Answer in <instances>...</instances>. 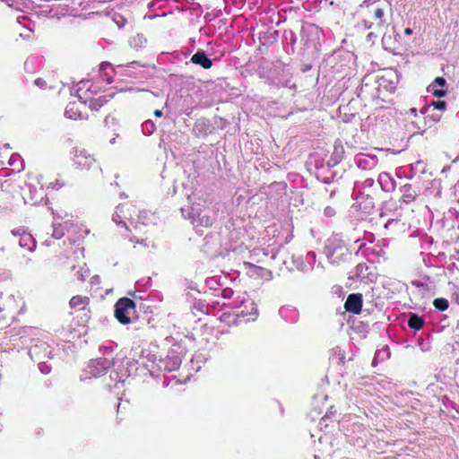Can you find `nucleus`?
<instances>
[{"instance_id":"obj_21","label":"nucleus","mask_w":459,"mask_h":459,"mask_svg":"<svg viewBox=\"0 0 459 459\" xmlns=\"http://www.w3.org/2000/svg\"><path fill=\"white\" fill-rule=\"evenodd\" d=\"M280 316L287 323L293 324L299 319V311L296 307L291 306L281 307L279 309Z\"/></svg>"},{"instance_id":"obj_30","label":"nucleus","mask_w":459,"mask_h":459,"mask_svg":"<svg viewBox=\"0 0 459 459\" xmlns=\"http://www.w3.org/2000/svg\"><path fill=\"white\" fill-rule=\"evenodd\" d=\"M344 157V149L342 145H334L333 152L330 157V159L327 160L330 162V164L336 166L338 165Z\"/></svg>"},{"instance_id":"obj_54","label":"nucleus","mask_w":459,"mask_h":459,"mask_svg":"<svg viewBox=\"0 0 459 459\" xmlns=\"http://www.w3.org/2000/svg\"><path fill=\"white\" fill-rule=\"evenodd\" d=\"M39 368L40 372H41V373H43V374H45V375H47V374L50 373V371H51V367H50V365H48V363H46V362H40V363L39 364Z\"/></svg>"},{"instance_id":"obj_6","label":"nucleus","mask_w":459,"mask_h":459,"mask_svg":"<svg viewBox=\"0 0 459 459\" xmlns=\"http://www.w3.org/2000/svg\"><path fill=\"white\" fill-rule=\"evenodd\" d=\"M379 195L378 186L371 178H366L361 182H355L351 193V197H368L377 199Z\"/></svg>"},{"instance_id":"obj_8","label":"nucleus","mask_w":459,"mask_h":459,"mask_svg":"<svg viewBox=\"0 0 459 459\" xmlns=\"http://www.w3.org/2000/svg\"><path fill=\"white\" fill-rule=\"evenodd\" d=\"M292 74L283 68H276L272 71L267 78L269 84L276 88L295 89L296 85L291 83Z\"/></svg>"},{"instance_id":"obj_34","label":"nucleus","mask_w":459,"mask_h":459,"mask_svg":"<svg viewBox=\"0 0 459 459\" xmlns=\"http://www.w3.org/2000/svg\"><path fill=\"white\" fill-rule=\"evenodd\" d=\"M292 263L296 269L299 272L307 273L310 270L309 266L306 263L304 256L302 255H293Z\"/></svg>"},{"instance_id":"obj_18","label":"nucleus","mask_w":459,"mask_h":459,"mask_svg":"<svg viewBox=\"0 0 459 459\" xmlns=\"http://www.w3.org/2000/svg\"><path fill=\"white\" fill-rule=\"evenodd\" d=\"M377 186L383 192L391 193L394 191L396 182L389 173L381 172L377 177Z\"/></svg>"},{"instance_id":"obj_17","label":"nucleus","mask_w":459,"mask_h":459,"mask_svg":"<svg viewBox=\"0 0 459 459\" xmlns=\"http://www.w3.org/2000/svg\"><path fill=\"white\" fill-rule=\"evenodd\" d=\"M428 91L437 98H443L446 95V81L444 77H437L429 86Z\"/></svg>"},{"instance_id":"obj_10","label":"nucleus","mask_w":459,"mask_h":459,"mask_svg":"<svg viewBox=\"0 0 459 459\" xmlns=\"http://www.w3.org/2000/svg\"><path fill=\"white\" fill-rule=\"evenodd\" d=\"M13 236V243H18L22 248H25L30 252H32L36 248V240L34 238L27 232L23 228L14 229L11 231Z\"/></svg>"},{"instance_id":"obj_27","label":"nucleus","mask_w":459,"mask_h":459,"mask_svg":"<svg viewBox=\"0 0 459 459\" xmlns=\"http://www.w3.org/2000/svg\"><path fill=\"white\" fill-rule=\"evenodd\" d=\"M65 115L66 117L76 120L83 118L82 111L75 102H69L65 108Z\"/></svg>"},{"instance_id":"obj_9","label":"nucleus","mask_w":459,"mask_h":459,"mask_svg":"<svg viewBox=\"0 0 459 459\" xmlns=\"http://www.w3.org/2000/svg\"><path fill=\"white\" fill-rule=\"evenodd\" d=\"M173 107V108L178 113V115L190 116L193 112V98L190 94H175L170 100H169L166 105Z\"/></svg>"},{"instance_id":"obj_29","label":"nucleus","mask_w":459,"mask_h":459,"mask_svg":"<svg viewBox=\"0 0 459 459\" xmlns=\"http://www.w3.org/2000/svg\"><path fill=\"white\" fill-rule=\"evenodd\" d=\"M114 94L108 95H101L98 98H92L90 100L89 108L92 110L98 111L101 107H103L109 99L113 98Z\"/></svg>"},{"instance_id":"obj_41","label":"nucleus","mask_w":459,"mask_h":459,"mask_svg":"<svg viewBox=\"0 0 459 459\" xmlns=\"http://www.w3.org/2000/svg\"><path fill=\"white\" fill-rule=\"evenodd\" d=\"M152 286V279L150 277L143 278L135 282V287L138 292H143Z\"/></svg>"},{"instance_id":"obj_59","label":"nucleus","mask_w":459,"mask_h":459,"mask_svg":"<svg viewBox=\"0 0 459 459\" xmlns=\"http://www.w3.org/2000/svg\"><path fill=\"white\" fill-rule=\"evenodd\" d=\"M419 346L422 351H427L429 350V345L423 340L419 341Z\"/></svg>"},{"instance_id":"obj_51","label":"nucleus","mask_w":459,"mask_h":459,"mask_svg":"<svg viewBox=\"0 0 459 459\" xmlns=\"http://www.w3.org/2000/svg\"><path fill=\"white\" fill-rule=\"evenodd\" d=\"M254 273L261 277H267L271 275V272L265 268H263L261 266H253Z\"/></svg>"},{"instance_id":"obj_31","label":"nucleus","mask_w":459,"mask_h":459,"mask_svg":"<svg viewBox=\"0 0 459 459\" xmlns=\"http://www.w3.org/2000/svg\"><path fill=\"white\" fill-rule=\"evenodd\" d=\"M107 69H109L110 73L113 74V68H112L110 63L103 62L100 65V71L101 73L102 80L109 84L113 82V79H112V74H110L108 72H107Z\"/></svg>"},{"instance_id":"obj_38","label":"nucleus","mask_w":459,"mask_h":459,"mask_svg":"<svg viewBox=\"0 0 459 459\" xmlns=\"http://www.w3.org/2000/svg\"><path fill=\"white\" fill-rule=\"evenodd\" d=\"M350 442L358 447H365L367 444V433L365 430H362V434L358 437H351Z\"/></svg>"},{"instance_id":"obj_42","label":"nucleus","mask_w":459,"mask_h":459,"mask_svg":"<svg viewBox=\"0 0 459 459\" xmlns=\"http://www.w3.org/2000/svg\"><path fill=\"white\" fill-rule=\"evenodd\" d=\"M156 129V126L152 120H146L142 124V131L145 135H151Z\"/></svg>"},{"instance_id":"obj_53","label":"nucleus","mask_w":459,"mask_h":459,"mask_svg":"<svg viewBox=\"0 0 459 459\" xmlns=\"http://www.w3.org/2000/svg\"><path fill=\"white\" fill-rule=\"evenodd\" d=\"M100 351L105 357L113 358L112 356H110L112 354V352H113V349H112L111 346H100Z\"/></svg>"},{"instance_id":"obj_23","label":"nucleus","mask_w":459,"mask_h":459,"mask_svg":"<svg viewBox=\"0 0 459 459\" xmlns=\"http://www.w3.org/2000/svg\"><path fill=\"white\" fill-rule=\"evenodd\" d=\"M131 376V370L130 369H117V371L110 373V379L111 381H114V386L113 388L118 389V384H124L126 379Z\"/></svg>"},{"instance_id":"obj_50","label":"nucleus","mask_w":459,"mask_h":459,"mask_svg":"<svg viewBox=\"0 0 459 459\" xmlns=\"http://www.w3.org/2000/svg\"><path fill=\"white\" fill-rule=\"evenodd\" d=\"M316 255L314 251H308L306 254V255L304 256L306 263L309 266L310 269L312 268L313 264L316 263Z\"/></svg>"},{"instance_id":"obj_56","label":"nucleus","mask_w":459,"mask_h":459,"mask_svg":"<svg viewBox=\"0 0 459 459\" xmlns=\"http://www.w3.org/2000/svg\"><path fill=\"white\" fill-rule=\"evenodd\" d=\"M324 214L328 218H332L336 214V211L332 206H326L324 210Z\"/></svg>"},{"instance_id":"obj_40","label":"nucleus","mask_w":459,"mask_h":459,"mask_svg":"<svg viewBox=\"0 0 459 459\" xmlns=\"http://www.w3.org/2000/svg\"><path fill=\"white\" fill-rule=\"evenodd\" d=\"M433 306L438 311H446L449 307V302L445 298H437L433 300Z\"/></svg>"},{"instance_id":"obj_3","label":"nucleus","mask_w":459,"mask_h":459,"mask_svg":"<svg viewBox=\"0 0 459 459\" xmlns=\"http://www.w3.org/2000/svg\"><path fill=\"white\" fill-rule=\"evenodd\" d=\"M181 213L184 218L189 219L195 228L198 234H203L200 227H211L214 221V212L209 209H200L197 207L181 208Z\"/></svg>"},{"instance_id":"obj_13","label":"nucleus","mask_w":459,"mask_h":459,"mask_svg":"<svg viewBox=\"0 0 459 459\" xmlns=\"http://www.w3.org/2000/svg\"><path fill=\"white\" fill-rule=\"evenodd\" d=\"M74 165L82 169H96L101 172V168L96 160L85 150L77 151L74 158Z\"/></svg>"},{"instance_id":"obj_22","label":"nucleus","mask_w":459,"mask_h":459,"mask_svg":"<svg viewBox=\"0 0 459 459\" xmlns=\"http://www.w3.org/2000/svg\"><path fill=\"white\" fill-rule=\"evenodd\" d=\"M278 39V31L277 30H266L264 32H260L258 36L259 42L265 48H268L272 45H273Z\"/></svg>"},{"instance_id":"obj_48","label":"nucleus","mask_w":459,"mask_h":459,"mask_svg":"<svg viewBox=\"0 0 459 459\" xmlns=\"http://www.w3.org/2000/svg\"><path fill=\"white\" fill-rule=\"evenodd\" d=\"M124 205L119 204L117 206V210L115 213L112 216L113 221H115L117 224H125V222L122 221V215L123 213Z\"/></svg>"},{"instance_id":"obj_20","label":"nucleus","mask_w":459,"mask_h":459,"mask_svg":"<svg viewBox=\"0 0 459 459\" xmlns=\"http://www.w3.org/2000/svg\"><path fill=\"white\" fill-rule=\"evenodd\" d=\"M400 201L405 204L412 203L418 196L419 191L411 184H404L399 187Z\"/></svg>"},{"instance_id":"obj_60","label":"nucleus","mask_w":459,"mask_h":459,"mask_svg":"<svg viewBox=\"0 0 459 459\" xmlns=\"http://www.w3.org/2000/svg\"><path fill=\"white\" fill-rule=\"evenodd\" d=\"M398 220L396 219H389L385 223V229H389V228H392L394 225H396L398 224Z\"/></svg>"},{"instance_id":"obj_26","label":"nucleus","mask_w":459,"mask_h":459,"mask_svg":"<svg viewBox=\"0 0 459 459\" xmlns=\"http://www.w3.org/2000/svg\"><path fill=\"white\" fill-rule=\"evenodd\" d=\"M425 320L422 316H419L416 313H410L407 320L408 326L414 330L420 331L424 326Z\"/></svg>"},{"instance_id":"obj_37","label":"nucleus","mask_w":459,"mask_h":459,"mask_svg":"<svg viewBox=\"0 0 459 459\" xmlns=\"http://www.w3.org/2000/svg\"><path fill=\"white\" fill-rule=\"evenodd\" d=\"M429 283H432L431 278L429 275H422L421 279L411 281V285L420 289H429Z\"/></svg>"},{"instance_id":"obj_14","label":"nucleus","mask_w":459,"mask_h":459,"mask_svg":"<svg viewBox=\"0 0 459 459\" xmlns=\"http://www.w3.org/2000/svg\"><path fill=\"white\" fill-rule=\"evenodd\" d=\"M354 162L362 170H371L377 165L378 159L376 155L358 153L354 157Z\"/></svg>"},{"instance_id":"obj_39","label":"nucleus","mask_w":459,"mask_h":459,"mask_svg":"<svg viewBox=\"0 0 459 459\" xmlns=\"http://www.w3.org/2000/svg\"><path fill=\"white\" fill-rule=\"evenodd\" d=\"M142 359H143V351L141 352V357L138 360H128L126 359V368H123L122 369H130L131 370V375L134 374V372L137 371L138 369V367L137 365L143 367L144 368V367L142 365Z\"/></svg>"},{"instance_id":"obj_63","label":"nucleus","mask_w":459,"mask_h":459,"mask_svg":"<svg viewBox=\"0 0 459 459\" xmlns=\"http://www.w3.org/2000/svg\"><path fill=\"white\" fill-rule=\"evenodd\" d=\"M373 23L371 22H368V21H362L361 22V26L362 28H364L365 30H368L372 27Z\"/></svg>"},{"instance_id":"obj_45","label":"nucleus","mask_w":459,"mask_h":459,"mask_svg":"<svg viewBox=\"0 0 459 459\" xmlns=\"http://www.w3.org/2000/svg\"><path fill=\"white\" fill-rule=\"evenodd\" d=\"M385 13L382 8H377L374 13L375 19L378 20L377 26L382 28L386 24V21L384 18Z\"/></svg>"},{"instance_id":"obj_33","label":"nucleus","mask_w":459,"mask_h":459,"mask_svg":"<svg viewBox=\"0 0 459 459\" xmlns=\"http://www.w3.org/2000/svg\"><path fill=\"white\" fill-rule=\"evenodd\" d=\"M89 83H90V82H89V81H81V82L77 84L76 95L78 96L79 100H80L83 105H85V104H86V101H87L88 97H83L82 94H80V91H82L83 89H86V91L84 92V94H86V92H87V91L93 92V91L91 90V86L88 87V84H89Z\"/></svg>"},{"instance_id":"obj_1","label":"nucleus","mask_w":459,"mask_h":459,"mask_svg":"<svg viewBox=\"0 0 459 459\" xmlns=\"http://www.w3.org/2000/svg\"><path fill=\"white\" fill-rule=\"evenodd\" d=\"M182 362L179 352L175 348H171L165 359H158L153 351L150 349L143 350L142 365L152 377H158L163 371L171 372L179 368Z\"/></svg>"},{"instance_id":"obj_32","label":"nucleus","mask_w":459,"mask_h":459,"mask_svg":"<svg viewBox=\"0 0 459 459\" xmlns=\"http://www.w3.org/2000/svg\"><path fill=\"white\" fill-rule=\"evenodd\" d=\"M89 302V299L87 297L82 296H74L71 299L69 304L73 308L78 309H85L86 305Z\"/></svg>"},{"instance_id":"obj_15","label":"nucleus","mask_w":459,"mask_h":459,"mask_svg":"<svg viewBox=\"0 0 459 459\" xmlns=\"http://www.w3.org/2000/svg\"><path fill=\"white\" fill-rule=\"evenodd\" d=\"M344 307L347 312L358 315L362 311L363 307V296L360 293L350 294L344 303Z\"/></svg>"},{"instance_id":"obj_16","label":"nucleus","mask_w":459,"mask_h":459,"mask_svg":"<svg viewBox=\"0 0 459 459\" xmlns=\"http://www.w3.org/2000/svg\"><path fill=\"white\" fill-rule=\"evenodd\" d=\"M325 165L324 155L318 152L310 153L306 161L307 171L314 176H316V171L321 170Z\"/></svg>"},{"instance_id":"obj_49","label":"nucleus","mask_w":459,"mask_h":459,"mask_svg":"<svg viewBox=\"0 0 459 459\" xmlns=\"http://www.w3.org/2000/svg\"><path fill=\"white\" fill-rule=\"evenodd\" d=\"M217 306H219V302L218 301H212V303H208L206 305H204L203 303H198L199 308L202 311H204L207 314L212 312L211 309H215Z\"/></svg>"},{"instance_id":"obj_5","label":"nucleus","mask_w":459,"mask_h":459,"mask_svg":"<svg viewBox=\"0 0 459 459\" xmlns=\"http://www.w3.org/2000/svg\"><path fill=\"white\" fill-rule=\"evenodd\" d=\"M117 365L114 358L103 357L90 360L84 369L85 377H99L107 373V371Z\"/></svg>"},{"instance_id":"obj_4","label":"nucleus","mask_w":459,"mask_h":459,"mask_svg":"<svg viewBox=\"0 0 459 459\" xmlns=\"http://www.w3.org/2000/svg\"><path fill=\"white\" fill-rule=\"evenodd\" d=\"M235 310L236 316L247 317V320H255L257 316V307L246 292L238 293L230 303Z\"/></svg>"},{"instance_id":"obj_58","label":"nucleus","mask_w":459,"mask_h":459,"mask_svg":"<svg viewBox=\"0 0 459 459\" xmlns=\"http://www.w3.org/2000/svg\"><path fill=\"white\" fill-rule=\"evenodd\" d=\"M206 284L210 289L216 290V285H220L214 278H209L206 280Z\"/></svg>"},{"instance_id":"obj_43","label":"nucleus","mask_w":459,"mask_h":459,"mask_svg":"<svg viewBox=\"0 0 459 459\" xmlns=\"http://www.w3.org/2000/svg\"><path fill=\"white\" fill-rule=\"evenodd\" d=\"M420 171L421 173L425 172V166L421 160H418L411 165V173L406 176L407 178H412L413 175L417 172Z\"/></svg>"},{"instance_id":"obj_2","label":"nucleus","mask_w":459,"mask_h":459,"mask_svg":"<svg viewBox=\"0 0 459 459\" xmlns=\"http://www.w3.org/2000/svg\"><path fill=\"white\" fill-rule=\"evenodd\" d=\"M324 252L332 264L344 263L351 255L344 241L333 235L325 241Z\"/></svg>"},{"instance_id":"obj_19","label":"nucleus","mask_w":459,"mask_h":459,"mask_svg":"<svg viewBox=\"0 0 459 459\" xmlns=\"http://www.w3.org/2000/svg\"><path fill=\"white\" fill-rule=\"evenodd\" d=\"M190 61L201 66L204 69H210L213 63L212 60L208 56L206 52L203 49H198L192 56Z\"/></svg>"},{"instance_id":"obj_61","label":"nucleus","mask_w":459,"mask_h":459,"mask_svg":"<svg viewBox=\"0 0 459 459\" xmlns=\"http://www.w3.org/2000/svg\"><path fill=\"white\" fill-rule=\"evenodd\" d=\"M148 212L145 211H141L139 212V220L142 221L143 224H147V221H145L147 218Z\"/></svg>"},{"instance_id":"obj_12","label":"nucleus","mask_w":459,"mask_h":459,"mask_svg":"<svg viewBox=\"0 0 459 459\" xmlns=\"http://www.w3.org/2000/svg\"><path fill=\"white\" fill-rule=\"evenodd\" d=\"M334 167L327 161L321 170L316 171L315 177L317 180L326 185L336 183L342 178V172L334 169Z\"/></svg>"},{"instance_id":"obj_55","label":"nucleus","mask_w":459,"mask_h":459,"mask_svg":"<svg viewBox=\"0 0 459 459\" xmlns=\"http://www.w3.org/2000/svg\"><path fill=\"white\" fill-rule=\"evenodd\" d=\"M74 275L78 281H84L85 279L89 276V271L88 270H85L83 272L77 271Z\"/></svg>"},{"instance_id":"obj_7","label":"nucleus","mask_w":459,"mask_h":459,"mask_svg":"<svg viewBox=\"0 0 459 459\" xmlns=\"http://www.w3.org/2000/svg\"><path fill=\"white\" fill-rule=\"evenodd\" d=\"M135 312V303L129 298H121L115 304V316L123 325L131 322V316Z\"/></svg>"},{"instance_id":"obj_44","label":"nucleus","mask_w":459,"mask_h":459,"mask_svg":"<svg viewBox=\"0 0 459 459\" xmlns=\"http://www.w3.org/2000/svg\"><path fill=\"white\" fill-rule=\"evenodd\" d=\"M52 237L56 239H60L65 235V228L61 223H53Z\"/></svg>"},{"instance_id":"obj_35","label":"nucleus","mask_w":459,"mask_h":459,"mask_svg":"<svg viewBox=\"0 0 459 459\" xmlns=\"http://www.w3.org/2000/svg\"><path fill=\"white\" fill-rule=\"evenodd\" d=\"M433 107V109H437V110H445L446 108V102L445 100H433L429 106L428 107H423L421 109H420V113L422 115H425L426 113H428L429 109L430 107Z\"/></svg>"},{"instance_id":"obj_52","label":"nucleus","mask_w":459,"mask_h":459,"mask_svg":"<svg viewBox=\"0 0 459 459\" xmlns=\"http://www.w3.org/2000/svg\"><path fill=\"white\" fill-rule=\"evenodd\" d=\"M234 290L231 288H224L221 290V296L223 299H229L233 298Z\"/></svg>"},{"instance_id":"obj_46","label":"nucleus","mask_w":459,"mask_h":459,"mask_svg":"<svg viewBox=\"0 0 459 459\" xmlns=\"http://www.w3.org/2000/svg\"><path fill=\"white\" fill-rule=\"evenodd\" d=\"M10 341L13 342L14 347L20 349L27 344L28 339L26 336L21 335L20 337L12 336Z\"/></svg>"},{"instance_id":"obj_24","label":"nucleus","mask_w":459,"mask_h":459,"mask_svg":"<svg viewBox=\"0 0 459 459\" xmlns=\"http://www.w3.org/2000/svg\"><path fill=\"white\" fill-rule=\"evenodd\" d=\"M129 46L136 51L143 49L147 44V39L142 33H137L129 38Z\"/></svg>"},{"instance_id":"obj_62","label":"nucleus","mask_w":459,"mask_h":459,"mask_svg":"<svg viewBox=\"0 0 459 459\" xmlns=\"http://www.w3.org/2000/svg\"><path fill=\"white\" fill-rule=\"evenodd\" d=\"M376 307V304H373L372 302H366L364 304V308L362 307L363 311H367L368 313H370L371 310H373V307Z\"/></svg>"},{"instance_id":"obj_64","label":"nucleus","mask_w":459,"mask_h":459,"mask_svg":"<svg viewBox=\"0 0 459 459\" xmlns=\"http://www.w3.org/2000/svg\"><path fill=\"white\" fill-rule=\"evenodd\" d=\"M407 114L409 116H412L414 117H418V113H417V108H410L408 111H407Z\"/></svg>"},{"instance_id":"obj_57","label":"nucleus","mask_w":459,"mask_h":459,"mask_svg":"<svg viewBox=\"0 0 459 459\" xmlns=\"http://www.w3.org/2000/svg\"><path fill=\"white\" fill-rule=\"evenodd\" d=\"M34 84L40 89H45L47 86V82L42 78H37L34 81Z\"/></svg>"},{"instance_id":"obj_36","label":"nucleus","mask_w":459,"mask_h":459,"mask_svg":"<svg viewBox=\"0 0 459 459\" xmlns=\"http://www.w3.org/2000/svg\"><path fill=\"white\" fill-rule=\"evenodd\" d=\"M209 126H210L205 119H198L195 124L194 130L197 132V135H205L207 134Z\"/></svg>"},{"instance_id":"obj_11","label":"nucleus","mask_w":459,"mask_h":459,"mask_svg":"<svg viewBox=\"0 0 459 459\" xmlns=\"http://www.w3.org/2000/svg\"><path fill=\"white\" fill-rule=\"evenodd\" d=\"M352 199L355 201L352 207L359 213L360 220H366L374 212L376 199L368 197H352Z\"/></svg>"},{"instance_id":"obj_25","label":"nucleus","mask_w":459,"mask_h":459,"mask_svg":"<svg viewBox=\"0 0 459 459\" xmlns=\"http://www.w3.org/2000/svg\"><path fill=\"white\" fill-rule=\"evenodd\" d=\"M27 187L30 192V197H23L25 203H30L31 204H39L43 198L42 188H39V190H38L35 186H32L31 185H28Z\"/></svg>"},{"instance_id":"obj_28","label":"nucleus","mask_w":459,"mask_h":459,"mask_svg":"<svg viewBox=\"0 0 459 459\" xmlns=\"http://www.w3.org/2000/svg\"><path fill=\"white\" fill-rule=\"evenodd\" d=\"M368 270V266L366 264L359 263L355 266L354 270L351 272L350 279L363 281L367 276L366 272Z\"/></svg>"},{"instance_id":"obj_47","label":"nucleus","mask_w":459,"mask_h":459,"mask_svg":"<svg viewBox=\"0 0 459 459\" xmlns=\"http://www.w3.org/2000/svg\"><path fill=\"white\" fill-rule=\"evenodd\" d=\"M112 21L117 25L119 29L124 28L126 23V19L118 13H114L112 14Z\"/></svg>"}]
</instances>
